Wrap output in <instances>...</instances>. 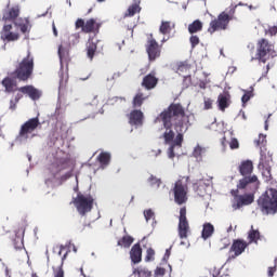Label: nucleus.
<instances>
[{"instance_id": "f257e3e1", "label": "nucleus", "mask_w": 277, "mask_h": 277, "mask_svg": "<svg viewBox=\"0 0 277 277\" xmlns=\"http://www.w3.org/2000/svg\"><path fill=\"white\" fill-rule=\"evenodd\" d=\"M158 120L162 122L166 129L162 137L164 144H171L168 149L169 159H174V148L183 146V134L189 129V116L185 113V107L181 103H171L159 116Z\"/></svg>"}, {"instance_id": "f03ea898", "label": "nucleus", "mask_w": 277, "mask_h": 277, "mask_svg": "<svg viewBox=\"0 0 277 277\" xmlns=\"http://www.w3.org/2000/svg\"><path fill=\"white\" fill-rule=\"evenodd\" d=\"M238 172L243 176L238 181V189L250 188L253 189V192L259 189L261 183L259 182V176L252 175V172H254V163L252 160H243L238 167Z\"/></svg>"}, {"instance_id": "7ed1b4c3", "label": "nucleus", "mask_w": 277, "mask_h": 277, "mask_svg": "<svg viewBox=\"0 0 277 277\" xmlns=\"http://www.w3.org/2000/svg\"><path fill=\"white\" fill-rule=\"evenodd\" d=\"M235 12H237V5H230L225 11L221 12L216 18L212 19L208 27V34H215V31H226L228 29V25H230V21H235L237 17L235 16Z\"/></svg>"}, {"instance_id": "20e7f679", "label": "nucleus", "mask_w": 277, "mask_h": 277, "mask_svg": "<svg viewBox=\"0 0 277 277\" xmlns=\"http://www.w3.org/2000/svg\"><path fill=\"white\" fill-rule=\"evenodd\" d=\"M258 209L263 215H276L277 213V189L268 188L258 199Z\"/></svg>"}, {"instance_id": "39448f33", "label": "nucleus", "mask_w": 277, "mask_h": 277, "mask_svg": "<svg viewBox=\"0 0 277 277\" xmlns=\"http://www.w3.org/2000/svg\"><path fill=\"white\" fill-rule=\"evenodd\" d=\"M34 55H31V51L28 50L26 56L17 61L13 77L18 79V81H29L34 75Z\"/></svg>"}, {"instance_id": "423d86ee", "label": "nucleus", "mask_w": 277, "mask_h": 277, "mask_svg": "<svg viewBox=\"0 0 277 277\" xmlns=\"http://www.w3.org/2000/svg\"><path fill=\"white\" fill-rule=\"evenodd\" d=\"M2 85L5 88V92L12 93L16 92L17 83L16 79L6 77L2 80ZM18 92H22V94H26L31 98V101H38L40 96H42V93L38 89H36L34 85H25L18 89Z\"/></svg>"}, {"instance_id": "0eeeda50", "label": "nucleus", "mask_w": 277, "mask_h": 277, "mask_svg": "<svg viewBox=\"0 0 277 277\" xmlns=\"http://www.w3.org/2000/svg\"><path fill=\"white\" fill-rule=\"evenodd\" d=\"M276 55L274 44L269 42V40L262 38L258 41L255 60H258L259 64H267V62L274 60Z\"/></svg>"}, {"instance_id": "6e6552de", "label": "nucleus", "mask_w": 277, "mask_h": 277, "mask_svg": "<svg viewBox=\"0 0 277 277\" xmlns=\"http://www.w3.org/2000/svg\"><path fill=\"white\" fill-rule=\"evenodd\" d=\"M175 205H185L189 193V176H182L174 183L172 188Z\"/></svg>"}, {"instance_id": "1a4fd4ad", "label": "nucleus", "mask_w": 277, "mask_h": 277, "mask_svg": "<svg viewBox=\"0 0 277 277\" xmlns=\"http://www.w3.org/2000/svg\"><path fill=\"white\" fill-rule=\"evenodd\" d=\"M72 205L76 207L79 215H88L94 209V197L90 194L78 193L72 199Z\"/></svg>"}, {"instance_id": "9d476101", "label": "nucleus", "mask_w": 277, "mask_h": 277, "mask_svg": "<svg viewBox=\"0 0 277 277\" xmlns=\"http://www.w3.org/2000/svg\"><path fill=\"white\" fill-rule=\"evenodd\" d=\"M239 189H247V188H239L237 189H232L230 194L234 197V209H241V207H248L254 202V194L248 193L245 195H239Z\"/></svg>"}, {"instance_id": "9b49d317", "label": "nucleus", "mask_w": 277, "mask_h": 277, "mask_svg": "<svg viewBox=\"0 0 277 277\" xmlns=\"http://www.w3.org/2000/svg\"><path fill=\"white\" fill-rule=\"evenodd\" d=\"M177 233L180 239H187L192 229L189 228V221H187V208L182 207L180 209Z\"/></svg>"}, {"instance_id": "f8f14e48", "label": "nucleus", "mask_w": 277, "mask_h": 277, "mask_svg": "<svg viewBox=\"0 0 277 277\" xmlns=\"http://www.w3.org/2000/svg\"><path fill=\"white\" fill-rule=\"evenodd\" d=\"M145 49L149 62H157V60L161 57V45H159V42H157V40L153 37V34L149 35Z\"/></svg>"}, {"instance_id": "ddd939ff", "label": "nucleus", "mask_w": 277, "mask_h": 277, "mask_svg": "<svg viewBox=\"0 0 277 277\" xmlns=\"http://www.w3.org/2000/svg\"><path fill=\"white\" fill-rule=\"evenodd\" d=\"M40 119L38 117L30 118L24 122L18 132L19 140H29V135H31V133L38 129Z\"/></svg>"}, {"instance_id": "4468645a", "label": "nucleus", "mask_w": 277, "mask_h": 277, "mask_svg": "<svg viewBox=\"0 0 277 277\" xmlns=\"http://www.w3.org/2000/svg\"><path fill=\"white\" fill-rule=\"evenodd\" d=\"M76 29H81L83 34H98L101 24L96 23V19L90 18L87 22L82 18L76 21Z\"/></svg>"}, {"instance_id": "2eb2a0df", "label": "nucleus", "mask_w": 277, "mask_h": 277, "mask_svg": "<svg viewBox=\"0 0 277 277\" xmlns=\"http://www.w3.org/2000/svg\"><path fill=\"white\" fill-rule=\"evenodd\" d=\"M18 16H21V6L18 4L10 6L9 2L6 9L3 11L2 21L4 23H14Z\"/></svg>"}, {"instance_id": "dca6fc26", "label": "nucleus", "mask_w": 277, "mask_h": 277, "mask_svg": "<svg viewBox=\"0 0 277 277\" xmlns=\"http://www.w3.org/2000/svg\"><path fill=\"white\" fill-rule=\"evenodd\" d=\"M250 243L246 242L242 239H235L232 243L229 252H234V254L229 259H237V256H241L243 252H246V248H248Z\"/></svg>"}, {"instance_id": "f3484780", "label": "nucleus", "mask_w": 277, "mask_h": 277, "mask_svg": "<svg viewBox=\"0 0 277 277\" xmlns=\"http://www.w3.org/2000/svg\"><path fill=\"white\" fill-rule=\"evenodd\" d=\"M158 83H159V78H157V72L151 71L143 78L141 85L142 88H145V90H155Z\"/></svg>"}, {"instance_id": "a211bd4d", "label": "nucleus", "mask_w": 277, "mask_h": 277, "mask_svg": "<svg viewBox=\"0 0 277 277\" xmlns=\"http://www.w3.org/2000/svg\"><path fill=\"white\" fill-rule=\"evenodd\" d=\"M21 38L18 32H12V24H5L1 31V40L4 42H16Z\"/></svg>"}, {"instance_id": "6ab92c4d", "label": "nucleus", "mask_w": 277, "mask_h": 277, "mask_svg": "<svg viewBox=\"0 0 277 277\" xmlns=\"http://www.w3.org/2000/svg\"><path fill=\"white\" fill-rule=\"evenodd\" d=\"M129 123L133 127H140L144 122V113L140 109H133L129 115Z\"/></svg>"}, {"instance_id": "aec40b11", "label": "nucleus", "mask_w": 277, "mask_h": 277, "mask_svg": "<svg viewBox=\"0 0 277 277\" xmlns=\"http://www.w3.org/2000/svg\"><path fill=\"white\" fill-rule=\"evenodd\" d=\"M230 93L228 91H224L217 96V107L220 111H226L228 107H230Z\"/></svg>"}, {"instance_id": "412c9836", "label": "nucleus", "mask_w": 277, "mask_h": 277, "mask_svg": "<svg viewBox=\"0 0 277 277\" xmlns=\"http://www.w3.org/2000/svg\"><path fill=\"white\" fill-rule=\"evenodd\" d=\"M130 258L134 264L142 263V247L140 243L133 245L130 251Z\"/></svg>"}, {"instance_id": "4be33fe9", "label": "nucleus", "mask_w": 277, "mask_h": 277, "mask_svg": "<svg viewBox=\"0 0 277 277\" xmlns=\"http://www.w3.org/2000/svg\"><path fill=\"white\" fill-rule=\"evenodd\" d=\"M142 12V6H140V0H134V2L128 8L124 13V18L133 17L135 14Z\"/></svg>"}, {"instance_id": "5701e85b", "label": "nucleus", "mask_w": 277, "mask_h": 277, "mask_svg": "<svg viewBox=\"0 0 277 277\" xmlns=\"http://www.w3.org/2000/svg\"><path fill=\"white\" fill-rule=\"evenodd\" d=\"M148 96H146L143 92L137 91L132 100L133 109H140L142 105H144V101H147Z\"/></svg>"}, {"instance_id": "b1692460", "label": "nucleus", "mask_w": 277, "mask_h": 277, "mask_svg": "<svg viewBox=\"0 0 277 277\" xmlns=\"http://www.w3.org/2000/svg\"><path fill=\"white\" fill-rule=\"evenodd\" d=\"M215 233V227L211 223H205L201 232V237L207 241Z\"/></svg>"}, {"instance_id": "393cba45", "label": "nucleus", "mask_w": 277, "mask_h": 277, "mask_svg": "<svg viewBox=\"0 0 277 277\" xmlns=\"http://www.w3.org/2000/svg\"><path fill=\"white\" fill-rule=\"evenodd\" d=\"M97 161L100 162L102 168H107V166H109V162L111 161V154L107 151H102L97 156Z\"/></svg>"}, {"instance_id": "a878e982", "label": "nucleus", "mask_w": 277, "mask_h": 277, "mask_svg": "<svg viewBox=\"0 0 277 277\" xmlns=\"http://www.w3.org/2000/svg\"><path fill=\"white\" fill-rule=\"evenodd\" d=\"M67 256H68V251H66V253L62 256L58 267H55V266L52 267L54 277H64V261H66Z\"/></svg>"}, {"instance_id": "bb28decb", "label": "nucleus", "mask_w": 277, "mask_h": 277, "mask_svg": "<svg viewBox=\"0 0 277 277\" xmlns=\"http://www.w3.org/2000/svg\"><path fill=\"white\" fill-rule=\"evenodd\" d=\"M175 25L172 22H168V21H162L161 25L159 27V31L160 34H162L163 36L171 34L172 29H174Z\"/></svg>"}, {"instance_id": "cd10ccee", "label": "nucleus", "mask_w": 277, "mask_h": 277, "mask_svg": "<svg viewBox=\"0 0 277 277\" xmlns=\"http://www.w3.org/2000/svg\"><path fill=\"white\" fill-rule=\"evenodd\" d=\"M58 56L61 66H64V64H68V62H70V57L68 56V50H66L64 45H58Z\"/></svg>"}, {"instance_id": "c85d7f7f", "label": "nucleus", "mask_w": 277, "mask_h": 277, "mask_svg": "<svg viewBox=\"0 0 277 277\" xmlns=\"http://www.w3.org/2000/svg\"><path fill=\"white\" fill-rule=\"evenodd\" d=\"M96 42L92 41V39L89 40V42L87 43V57H89V60H94V55H96Z\"/></svg>"}, {"instance_id": "c756f323", "label": "nucleus", "mask_w": 277, "mask_h": 277, "mask_svg": "<svg viewBox=\"0 0 277 277\" xmlns=\"http://www.w3.org/2000/svg\"><path fill=\"white\" fill-rule=\"evenodd\" d=\"M249 243H259V239H261V232L254 229V226H251V230L248 233Z\"/></svg>"}, {"instance_id": "7c9ffc66", "label": "nucleus", "mask_w": 277, "mask_h": 277, "mask_svg": "<svg viewBox=\"0 0 277 277\" xmlns=\"http://www.w3.org/2000/svg\"><path fill=\"white\" fill-rule=\"evenodd\" d=\"M202 23L200 19L194 21L192 24L188 25V32L194 36V34H198V31H202Z\"/></svg>"}, {"instance_id": "2f4dec72", "label": "nucleus", "mask_w": 277, "mask_h": 277, "mask_svg": "<svg viewBox=\"0 0 277 277\" xmlns=\"http://www.w3.org/2000/svg\"><path fill=\"white\" fill-rule=\"evenodd\" d=\"M133 241H135V239H133V237L126 235L118 240L117 245L120 248H131V246L133 245Z\"/></svg>"}, {"instance_id": "473e14b6", "label": "nucleus", "mask_w": 277, "mask_h": 277, "mask_svg": "<svg viewBox=\"0 0 277 277\" xmlns=\"http://www.w3.org/2000/svg\"><path fill=\"white\" fill-rule=\"evenodd\" d=\"M252 92H254L253 88H251L250 91H245V94L241 97L242 105H246V103H248V101H250L252 98V96H254V94Z\"/></svg>"}, {"instance_id": "72a5a7b5", "label": "nucleus", "mask_w": 277, "mask_h": 277, "mask_svg": "<svg viewBox=\"0 0 277 277\" xmlns=\"http://www.w3.org/2000/svg\"><path fill=\"white\" fill-rule=\"evenodd\" d=\"M79 40H81V35H79V32L72 34L68 38L69 44H72V47L79 44Z\"/></svg>"}, {"instance_id": "f704fd0d", "label": "nucleus", "mask_w": 277, "mask_h": 277, "mask_svg": "<svg viewBox=\"0 0 277 277\" xmlns=\"http://www.w3.org/2000/svg\"><path fill=\"white\" fill-rule=\"evenodd\" d=\"M189 70V64L186 62H181L176 66V72H187Z\"/></svg>"}, {"instance_id": "c9c22d12", "label": "nucleus", "mask_w": 277, "mask_h": 277, "mask_svg": "<svg viewBox=\"0 0 277 277\" xmlns=\"http://www.w3.org/2000/svg\"><path fill=\"white\" fill-rule=\"evenodd\" d=\"M192 49H196L200 44V38L196 35H192L189 38Z\"/></svg>"}, {"instance_id": "e433bc0d", "label": "nucleus", "mask_w": 277, "mask_h": 277, "mask_svg": "<svg viewBox=\"0 0 277 277\" xmlns=\"http://www.w3.org/2000/svg\"><path fill=\"white\" fill-rule=\"evenodd\" d=\"M13 246L15 250H23V248H25V245L23 243V239H21V237H17L13 240Z\"/></svg>"}, {"instance_id": "4c0bfd02", "label": "nucleus", "mask_w": 277, "mask_h": 277, "mask_svg": "<svg viewBox=\"0 0 277 277\" xmlns=\"http://www.w3.org/2000/svg\"><path fill=\"white\" fill-rule=\"evenodd\" d=\"M145 261L147 263L150 261H155V249L153 248L147 249Z\"/></svg>"}, {"instance_id": "58836bf2", "label": "nucleus", "mask_w": 277, "mask_h": 277, "mask_svg": "<svg viewBox=\"0 0 277 277\" xmlns=\"http://www.w3.org/2000/svg\"><path fill=\"white\" fill-rule=\"evenodd\" d=\"M202 153H205V149L202 147H200V145L196 146L194 151H193V156L196 159H200V157H202Z\"/></svg>"}, {"instance_id": "ea45409f", "label": "nucleus", "mask_w": 277, "mask_h": 277, "mask_svg": "<svg viewBox=\"0 0 277 277\" xmlns=\"http://www.w3.org/2000/svg\"><path fill=\"white\" fill-rule=\"evenodd\" d=\"M148 183L149 185H157V187H159V185H161V180L157 179L155 175H150Z\"/></svg>"}, {"instance_id": "a19ab883", "label": "nucleus", "mask_w": 277, "mask_h": 277, "mask_svg": "<svg viewBox=\"0 0 277 277\" xmlns=\"http://www.w3.org/2000/svg\"><path fill=\"white\" fill-rule=\"evenodd\" d=\"M205 109H212L213 107V100L209 98V97H205Z\"/></svg>"}, {"instance_id": "79ce46f5", "label": "nucleus", "mask_w": 277, "mask_h": 277, "mask_svg": "<svg viewBox=\"0 0 277 277\" xmlns=\"http://www.w3.org/2000/svg\"><path fill=\"white\" fill-rule=\"evenodd\" d=\"M266 36H276L277 26H271L267 30H265Z\"/></svg>"}, {"instance_id": "37998d69", "label": "nucleus", "mask_w": 277, "mask_h": 277, "mask_svg": "<svg viewBox=\"0 0 277 277\" xmlns=\"http://www.w3.org/2000/svg\"><path fill=\"white\" fill-rule=\"evenodd\" d=\"M229 147L232 150L239 148V141H237V138H232L229 142Z\"/></svg>"}, {"instance_id": "c03bdc74", "label": "nucleus", "mask_w": 277, "mask_h": 277, "mask_svg": "<svg viewBox=\"0 0 277 277\" xmlns=\"http://www.w3.org/2000/svg\"><path fill=\"white\" fill-rule=\"evenodd\" d=\"M145 220L148 222L149 220H153L155 217V212L153 210H146L144 212Z\"/></svg>"}, {"instance_id": "a18cd8bd", "label": "nucleus", "mask_w": 277, "mask_h": 277, "mask_svg": "<svg viewBox=\"0 0 277 277\" xmlns=\"http://www.w3.org/2000/svg\"><path fill=\"white\" fill-rule=\"evenodd\" d=\"M210 275H211V277L220 276V268H217V267L210 268Z\"/></svg>"}, {"instance_id": "49530a36", "label": "nucleus", "mask_w": 277, "mask_h": 277, "mask_svg": "<svg viewBox=\"0 0 277 277\" xmlns=\"http://www.w3.org/2000/svg\"><path fill=\"white\" fill-rule=\"evenodd\" d=\"M113 103H127V97L115 96L111 98Z\"/></svg>"}, {"instance_id": "de8ad7c7", "label": "nucleus", "mask_w": 277, "mask_h": 277, "mask_svg": "<svg viewBox=\"0 0 277 277\" xmlns=\"http://www.w3.org/2000/svg\"><path fill=\"white\" fill-rule=\"evenodd\" d=\"M276 269H277V266H276V264L272 267H268V276L269 277H273L274 276V274H276Z\"/></svg>"}, {"instance_id": "09e8293b", "label": "nucleus", "mask_w": 277, "mask_h": 277, "mask_svg": "<svg viewBox=\"0 0 277 277\" xmlns=\"http://www.w3.org/2000/svg\"><path fill=\"white\" fill-rule=\"evenodd\" d=\"M166 268L158 267L156 268V276H164Z\"/></svg>"}, {"instance_id": "8fccbe9b", "label": "nucleus", "mask_w": 277, "mask_h": 277, "mask_svg": "<svg viewBox=\"0 0 277 277\" xmlns=\"http://www.w3.org/2000/svg\"><path fill=\"white\" fill-rule=\"evenodd\" d=\"M265 142V135L260 134L259 140L256 141V146H261Z\"/></svg>"}, {"instance_id": "3c124183", "label": "nucleus", "mask_w": 277, "mask_h": 277, "mask_svg": "<svg viewBox=\"0 0 277 277\" xmlns=\"http://www.w3.org/2000/svg\"><path fill=\"white\" fill-rule=\"evenodd\" d=\"M272 68V64H266L265 71L262 74V77H267V74L269 72Z\"/></svg>"}, {"instance_id": "603ef678", "label": "nucleus", "mask_w": 277, "mask_h": 277, "mask_svg": "<svg viewBox=\"0 0 277 277\" xmlns=\"http://www.w3.org/2000/svg\"><path fill=\"white\" fill-rule=\"evenodd\" d=\"M19 29H21L22 34H27V29H28L27 24L21 25V26H19Z\"/></svg>"}, {"instance_id": "864d4df0", "label": "nucleus", "mask_w": 277, "mask_h": 277, "mask_svg": "<svg viewBox=\"0 0 277 277\" xmlns=\"http://www.w3.org/2000/svg\"><path fill=\"white\" fill-rule=\"evenodd\" d=\"M141 274H144V276H151V273L149 271H146V269L138 271L140 276H141Z\"/></svg>"}, {"instance_id": "5fc2aeb1", "label": "nucleus", "mask_w": 277, "mask_h": 277, "mask_svg": "<svg viewBox=\"0 0 277 277\" xmlns=\"http://www.w3.org/2000/svg\"><path fill=\"white\" fill-rule=\"evenodd\" d=\"M58 250V256H62V252H64V250H66V247H64V245H61Z\"/></svg>"}, {"instance_id": "6e6d98bb", "label": "nucleus", "mask_w": 277, "mask_h": 277, "mask_svg": "<svg viewBox=\"0 0 277 277\" xmlns=\"http://www.w3.org/2000/svg\"><path fill=\"white\" fill-rule=\"evenodd\" d=\"M71 174L70 173H66L65 175L62 176V181H68V179H70Z\"/></svg>"}, {"instance_id": "4d7b16f0", "label": "nucleus", "mask_w": 277, "mask_h": 277, "mask_svg": "<svg viewBox=\"0 0 277 277\" xmlns=\"http://www.w3.org/2000/svg\"><path fill=\"white\" fill-rule=\"evenodd\" d=\"M10 109H16V103L14 101H11Z\"/></svg>"}, {"instance_id": "13d9d810", "label": "nucleus", "mask_w": 277, "mask_h": 277, "mask_svg": "<svg viewBox=\"0 0 277 277\" xmlns=\"http://www.w3.org/2000/svg\"><path fill=\"white\" fill-rule=\"evenodd\" d=\"M53 34L57 38V28L55 27V24H53Z\"/></svg>"}, {"instance_id": "bf43d9fd", "label": "nucleus", "mask_w": 277, "mask_h": 277, "mask_svg": "<svg viewBox=\"0 0 277 277\" xmlns=\"http://www.w3.org/2000/svg\"><path fill=\"white\" fill-rule=\"evenodd\" d=\"M81 275L85 277V275L83 274V268H80Z\"/></svg>"}, {"instance_id": "052dcab7", "label": "nucleus", "mask_w": 277, "mask_h": 277, "mask_svg": "<svg viewBox=\"0 0 277 277\" xmlns=\"http://www.w3.org/2000/svg\"><path fill=\"white\" fill-rule=\"evenodd\" d=\"M200 187H202L201 184H199V186H198V188H197V192L200 189Z\"/></svg>"}, {"instance_id": "680f3d73", "label": "nucleus", "mask_w": 277, "mask_h": 277, "mask_svg": "<svg viewBox=\"0 0 277 277\" xmlns=\"http://www.w3.org/2000/svg\"><path fill=\"white\" fill-rule=\"evenodd\" d=\"M275 265H276V267H277V258L275 259Z\"/></svg>"}, {"instance_id": "e2e57ef3", "label": "nucleus", "mask_w": 277, "mask_h": 277, "mask_svg": "<svg viewBox=\"0 0 277 277\" xmlns=\"http://www.w3.org/2000/svg\"><path fill=\"white\" fill-rule=\"evenodd\" d=\"M243 120H246V114L242 115Z\"/></svg>"}, {"instance_id": "0e129e2a", "label": "nucleus", "mask_w": 277, "mask_h": 277, "mask_svg": "<svg viewBox=\"0 0 277 277\" xmlns=\"http://www.w3.org/2000/svg\"><path fill=\"white\" fill-rule=\"evenodd\" d=\"M199 196H202V193H198Z\"/></svg>"}, {"instance_id": "69168bd1", "label": "nucleus", "mask_w": 277, "mask_h": 277, "mask_svg": "<svg viewBox=\"0 0 277 277\" xmlns=\"http://www.w3.org/2000/svg\"><path fill=\"white\" fill-rule=\"evenodd\" d=\"M31 137H36V134H32Z\"/></svg>"}, {"instance_id": "338daca9", "label": "nucleus", "mask_w": 277, "mask_h": 277, "mask_svg": "<svg viewBox=\"0 0 277 277\" xmlns=\"http://www.w3.org/2000/svg\"><path fill=\"white\" fill-rule=\"evenodd\" d=\"M265 129L267 130V123L265 124Z\"/></svg>"}, {"instance_id": "774afa93", "label": "nucleus", "mask_w": 277, "mask_h": 277, "mask_svg": "<svg viewBox=\"0 0 277 277\" xmlns=\"http://www.w3.org/2000/svg\"><path fill=\"white\" fill-rule=\"evenodd\" d=\"M162 42H166V39H162Z\"/></svg>"}]
</instances>
